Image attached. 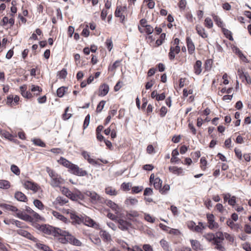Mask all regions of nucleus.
<instances>
[{
	"mask_svg": "<svg viewBox=\"0 0 251 251\" xmlns=\"http://www.w3.org/2000/svg\"><path fill=\"white\" fill-rule=\"evenodd\" d=\"M128 11L126 5H117L114 12V15L116 17L119 18L120 23L124 24L125 20L127 16Z\"/></svg>",
	"mask_w": 251,
	"mask_h": 251,
	"instance_id": "5",
	"label": "nucleus"
},
{
	"mask_svg": "<svg viewBox=\"0 0 251 251\" xmlns=\"http://www.w3.org/2000/svg\"><path fill=\"white\" fill-rule=\"evenodd\" d=\"M206 226L202 222H199L198 225L195 226L193 231L197 233H202L203 230L205 229Z\"/></svg>",
	"mask_w": 251,
	"mask_h": 251,
	"instance_id": "34",
	"label": "nucleus"
},
{
	"mask_svg": "<svg viewBox=\"0 0 251 251\" xmlns=\"http://www.w3.org/2000/svg\"><path fill=\"white\" fill-rule=\"evenodd\" d=\"M51 213H52V214L53 215V216L55 217L56 219H57L64 223L67 222V219L65 216H64L63 215H62L60 213H59L57 211H54V210H52Z\"/></svg>",
	"mask_w": 251,
	"mask_h": 251,
	"instance_id": "33",
	"label": "nucleus"
},
{
	"mask_svg": "<svg viewBox=\"0 0 251 251\" xmlns=\"http://www.w3.org/2000/svg\"><path fill=\"white\" fill-rule=\"evenodd\" d=\"M204 25L205 27H207L208 28H211L213 27V22L211 18L209 17H207L205 18L204 20Z\"/></svg>",
	"mask_w": 251,
	"mask_h": 251,
	"instance_id": "55",
	"label": "nucleus"
},
{
	"mask_svg": "<svg viewBox=\"0 0 251 251\" xmlns=\"http://www.w3.org/2000/svg\"><path fill=\"white\" fill-rule=\"evenodd\" d=\"M68 202V198H66L64 197L58 196L56 198V199L54 202V203L56 205L63 206Z\"/></svg>",
	"mask_w": 251,
	"mask_h": 251,
	"instance_id": "28",
	"label": "nucleus"
},
{
	"mask_svg": "<svg viewBox=\"0 0 251 251\" xmlns=\"http://www.w3.org/2000/svg\"><path fill=\"white\" fill-rule=\"evenodd\" d=\"M85 194L90 198L91 202L93 204H100L105 202L104 199L94 191H87Z\"/></svg>",
	"mask_w": 251,
	"mask_h": 251,
	"instance_id": "7",
	"label": "nucleus"
},
{
	"mask_svg": "<svg viewBox=\"0 0 251 251\" xmlns=\"http://www.w3.org/2000/svg\"><path fill=\"white\" fill-rule=\"evenodd\" d=\"M33 203L38 209L40 210H43L44 209L45 206L41 201L39 200H35L34 201Z\"/></svg>",
	"mask_w": 251,
	"mask_h": 251,
	"instance_id": "54",
	"label": "nucleus"
},
{
	"mask_svg": "<svg viewBox=\"0 0 251 251\" xmlns=\"http://www.w3.org/2000/svg\"><path fill=\"white\" fill-rule=\"evenodd\" d=\"M59 236H63V238H61V242L63 243H69L72 245L80 246L81 245V242L74 236L70 234L68 232L61 230Z\"/></svg>",
	"mask_w": 251,
	"mask_h": 251,
	"instance_id": "3",
	"label": "nucleus"
},
{
	"mask_svg": "<svg viewBox=\"0 0 251 251\" xmlns=\"http://www.w3.org/2000/svg\"><path fill=\"white\" fill-rule=\"evenodd\" d=\"M196 30L197 33L202 38H206L208 37V34L206 32L205 29L201 25H197L196 26Z\"/></svg>",
	"mask_w": 251,
	"mask_h": 251,
	"instance_id": "25",
	"label": "nucleus"
},
{
	"mask_svg": "<svg viewBox=\"0 0 251 251\" xmlns=\"http://www.w3.org/2000/svg\"><path fill=\"white\" fill-rule=\"evenodd\" d=\"M207 161L204 157H202L200 160V168L202 171H205L207 168Z\"/></svg>",
	"mask_w": 251,
	"mask_h": 251,
	"instance_id": "46",
	"label": "nucleus"
},
{
	"mask_svg": "<svg viewBox=\"0 0 251 251\" xmlns=\"http://www.w3.org/2000/svg\"><path fill=\"white\" fill-rule=\"evenodd\" d=\"M67 72L66 69L63 68L57 73V76L60 79H64L66 77Z\"/></svg>",
	"mask_w": 251,
	"mask_h": 251,
	"instance_id": "50",
	"label": "nucleus"
},
{
	"mask_svg": "<svg viewBox=\"0 0 251 251\" xmlns=\"http://www.w3.org/2000/svg\"><path fill=\"white\" fill-rule=\"evenodd\" d=\"M138 200L134 198L128 197L125 201V203L126 205H134L137 204Z\"/></svg>",
	"mask_w": 251,
	"mask_h": 251,
	"instance_id": "39",
	"label": "nucleus"
},
{
	"mask_svg": "<svg viewBox=\"0 0 251 251\" xmlns=\"http://www.w3.org/2000/svg\"><path fill=\"white\" fill-rule=\"evenodd\" d=\"M85 195L79 191H76L73 193L71 200L73 201H84L85 199Z\"/></svg>",
	"mask_w": 251,
	"mask_h": 251,
	"instance_id": "23",
	"label": "nucleus"
},
{
	"mask_svg": "<svg viewBox=\"0 0 251 251\" xmlns=\"http://www.w3.org/2000/svg\"><path fill=\"white\" fill-rule=\"evenodd\" d=\"M15 24V19L14 17H11L9 19L7 17L4 16L0 22V25L2 26H4L7 24L10 25V28L13 27Z\"/></svg>",
	"mask_w": 251,
	"mask_h": 251,
	"instance_id": "18",
	"label": "nucleus"
},
{
	"mask_svg": "<svg viewBox=\"0 0 251 251\" xmlns=\"http://www.w3.org/2000/svg\"><path fill=\"white\" fill-rule=\"evenodd\" d=\"M169 170L172 173L177 175V176L183 175V170L181 167H177V166H170L169 167Z\"/></svg>",
	"mask_w": 251,
	"mask_h": 251,
	"instance_id": "26",
	"label": "nucleus"
},
{
	"mask_svg": "<svg viewBox=\"0 0 251 251\" xmlns=\"http://www.w3.org/2000/svg\"><path fill=\"white\" fill-rule=\"evenodd\" d=\"M166 39V33H163L160 35L159 38L156 40L155 43V47H158L161 46Z\"/></svg>",
	"mask_w": 251,
	"mask_h": 251,
	"instance_id": "36",
	"label": "nucleus"
},
{
	"mask_svg": "<svg viewBox=\"0 0 251 251\" xmlns=\"http://www.w3.org/2000/svg\"><path fill=\"white\" fill-rule=\"evenodd\" d=\"M121 61L122 60H116L111 67L108 68V70L109 71H114L120 66Z\"/></svg>",
	"mask_w": 251,
	"mask_h": 251,
	"instance_id": "59",
	"label": "nucleus"
},
{
	"mask_svg": "<svg viewBox=\"0 0 251 251\" xmlns=\"http://www.w3.org/2000/svg\"><path fill=\"white\" fill-rule=\"evenodd\" d=\"M107 205L112 209V210L115 212L116 213H118L120 211V207L119 206L115 203L114 202L111 200L107 201Z\"/></svg>",
	"mask_w": 251,
	"mask_h": 251,
	"instance_id": "31",
	"label": "nucleus"
},
{
	"mask_svg": "<svg viewBox=\"0 0 251 251\" xmlns=\"http://www.w3.org/2000/svg\"><path fill=\"white\" fill-rule=\"evenodd\" d=\"M138 212L136 211H129L127 212L126 215V219L129 220H133V218L138 217Z\"/></svg>",
	"mask_w": 251,
	"mask_h": 251,
	"instance_id": "35",
	"label": "nucleus"
},
{
	"mask_svg": "<svg viewBox=\"0 0 251 251\" xmlns=\"http://www.w3.org/2000/svg\"><path fill=\"white\" fill-rule=\"evenodd\" d=\"M186 44L187 47L188 52L190 55L195 54V46L194 42L189 36L186 38Z\"/></svg>",
	"mask_w": 251,
	"mask_h": 251,
	"instance_id": "14",
	"label": "nucleus"
},
{
	"mask_svg": "<svg viewBox=\"0 0 251 251\" xmlns=\"http://www.w3.org/2000/svg\"><path fill=\"white\" fill-rule=\"evenodd\" d=\"M187 2L186 0H180L178 3V6L180 11H184L185 9Z\"/></svg>",
	"mask_w": 251,
	"mask_h": 251,
	"instance_id": "60",
	"label": "nucleus"
},
{
	"mask_svg": "<svg viewBox=\"0 0 251 251\" xmlns=\"http://www.w3.org/2000/svg\"><path fill=\"white\" fill-rule=\"evenodd\" d=\"M35 243V247L38 250H42L43 251H53L52 250L50 247L45 244L38 242V241Z\"/></svg>",
	"mask_w": 251,
	"mask_h": 251,
	"instance_id": "30",
	"label": "nucleus"
},
{
	"mask_svg": "<svg viewBox=\"0 0 251 251\" xmlns=\"http://www.w3.org/2000/svg\"><path fill=\"white\" fill-rule=\"evenodd\" d=\"M215 240H218V241L223 242L225 239V233H223L221 231L217 232L215 234Z\"/></svg>",
	"mask_w": 251,
	"mask_h": 251,
	"instance_id": "47",
	"label": "nucleus"
},
{
	"mask_svg": "<svg viewBox=\"0 0 251 251\" xmlns=\"http://www.w3.org/2000/svg\"><path fill=\"white\" fill-rule=\"evenodd\" d=\"M176 59L181 65L185 63L187 61L186 55L181 56V55H178L176 57Z\"/></svg>",
	"mask_w": 251,
	"mask_h": 251,
	"instance_id": "64",
	"label": "nucleus"
},
{
	"mask_svg": "<svg viewBox=\"0 0 251 251\" xmlns=\"http://www.w3.org/2000/svg\"><path fill=\"white\" fill-rule=\"evenodd\" d=\"M160 244L162 248L165 250V251H169V245L168 244V242L164 240V239H161L160 241Z\"/></svg>",
	"mask_w": 251,
	"mask_h": 251,
	"instance_id": "53",
	"label": "nucleus"
},
{
	"mask_svg": "<svg viewBox=\"0 0 251 251\" xmlns=\"http://www.w3.org/2000/svg\"><path fill=\"white\" fill-rule=\"evenodd\" d=\"M10 182L5 180H0V188L2 189H8L10 187Z\"/></svg>",
	"mask_w": 251,
	"mask_h": 251,
	"instance_id": "52",
	"label": "nucleus"
},
{
	"mask_svg": "<svg viewBox=\"0 0 251 251\" xmlns=\"http://www.w3.org/2000/svg\"><path fill=\"white\" fill-rule=\"evenodd\" d=\"M86 225L89 226L94 227L97 226L96 223L91 219L87 218L85 219Z\"/></svg>",
	"mask_w": 251,
	"mask_h": 251,
	"instance_id": "62",
	"label": "nucleus"
},
{
	"mask_svg": "<svg viewBox=\"0 0 251 251\" xmlns=\"http://www.w3.org/2000/svg\"><path fill=\"white\" fill-rule=\"evenodd\" d=\"M215 245V249L218 250L219 251H225L226 249L225 247L223 245V242L218 241V240H215V242L213 243Z\"/></svg>",
	"mask_w": 251,
	"mask_h": 251,
	"instance_id": "38",
	"label": "nucleus"
},
{
	"mask_svg": "<svg viewBox=\"0 0 251 251\" xmlns=\"http://www.w3.org/2000/svg\"><path fill=\"white\" fill-rule=\"evenodd\" d=\"M234 52L243 61H245L247 60L246 56L243 54L242 51L238 48H235L234 49Z\"/></svg>",
	"mask_w": 251,
	"mask_h": 251,
	"instance_id": "44",
	"label": "nucleus"
},
{
	"mask_svg": "<svg viewBox=\"0 0 251 251\" xmlns=\"http://www.w3.org/2000/svg\"><path fill=\"white\" fill-rule=\"evenodd\" d=\"M39 229L44 233L47 235H51L54 236H59L61 232V229L58 228H55L49 225H42L40 226Z\"/></svg>",
	"mask_w": 251,
	"mask_h": 251,
	"instance_id": "6",
	"label": "nucleus"
},
{
	"mask_svg": "<svg viewBox=\"0 0 251 251\" xmlns=\"http://www.w3.org/2000/svg\"><path fill=\"white\" fill-rule=\"evenodd\" d=\"M11 171L15 175L19 176L20 174V170L19 167L15 165H12L11 166Z\"/></svg>",
	"mask_w": 251,
	"mask_h": 251,
	"instance_id": "61",
	"label": "nucleus"
},
{
	"mask_svg": "<svg viewBox=\"0 0 251 251\" xmlns=\"http://www.w3.org/2000/svg\"><path fill=\"white\" fill-rule=\"evenodd\" d=\"M213 60L212 59H206L204 64L205 71L209 72L211 70L213 65Z\"/></svg>",
	"mask_w": 251,
	"mask_h": 251,
	"instance_id": "37",
	"label": "nucleus"
},
{
	"mask_svg": "<svg viewBox=\"0 0 251 251\" xmlns=\"http://www.w3.org/2000/svg\"><path fill=\"white\" fill-rule=\"evenodd\" d=\"M170 190V185L168 184H165L163 187H161L159 191L162 194H165Z\"/></svg>",
	"mask_w": 251,
	"mask_h": 251,
	"instance_id": "63",
	"label": "nucleus"
},
{
	"mask_svg": "<svg viewBox=\"0 0 251 251\" xmlns=\"http://www.w3.org/2000/svg\"><path fill=\"white\" fill-rule=\"evenodd\" d=\"M20 90L22 96L29 100L38 97L43 91L41 87L34 84L30 86L28 90H27V86L25 84L20 86Z\"/></svg>",
	"mask_w": 251,
	"mask_h": 251,
	"instance_id": "1",
	"label": "nucleus"
},
{
	"mask_svg": "<svg viewBox=\"0 0 251 251\" xmlns=\"http://www.w3.org/2000/svg\"><path fill=\"white\" fill-rule=\"evenodd\" d=\"M70 219L73 224H80L82 222L81 218L74 211L70 213Z\"/></svg>",
	"mask_w": 251,
	"mask_h": 251,
	"instance_id": "29",
	"label": "nucleus"
},
{
	"mask_svg": "<svg viewBox=\"0 0 251 251\" xmlns=\"http://www.w3.org/2000/svg\"><path fill=\"white\" fill-rule=\"evenodd\" d=\"M14 197L18 201L27 202L28 201L27 197L23 193L20 191L15 192Z\"/></svg>",
	"mask_w": 251,
	"mask_h": 251,
	"instance_id": "27",
	"label": "nucleus"
},
{
	"mask_svg": "<svg viewBox=\"0 0 251 251\" xmlns=\"http://www.w3.org/2000/svg\"><path fill=\"white\" fill-rule=\"evenodd\" d=\"M103 129V126L102 125H99L96 128V134L97 139L100 142L103 141L107 148L111 150L112 148V143L110 141L104 139L103 136L101 134V132Z\"/></svg>",
	"mask_w": 251,
	"mask_h": 251,
	"instance_id": "8",
	"label": "nucleus"
},
{
	"mask_svg": "<svg viewBox=\"0 0 251 251\" xmlns=\"http://www.w3.org/2000/svg\"><path fill=\"white\" fill-rule=\"evenodd\" d=\"M109 91V86L108 84L103 83H101L99 86L98 90V95L101 97L106 96Z\"/></svg>",
	"mask_w": 251,
	"mask_h": 251,
	"instance_id": "15",
	"label": "nucleus"
},
{
	"mask_svg": "<svg viewBox=\"0 0 251 251\" xmlns=\"http://www.w3.org/2000/svg\"><path fill=\"white\" fill-rule=\"evenodd\" d=\"M226 224L232 229L237 230L239 228L238 225L235 224L233 221L230 219H228L226 221Z\"/></svg>",
	"mask_w": 251,
	"mask_h": 251,
	"instance_id": "49",
	"label": "nucleus"
},
{
	"mask_svg": "<svg viewBox=\"0 0 251 251\" xmlns=\"http://www.w3.org/2000/svg\"><path fill=\"white\" fill-rule=\"evenodd\" d=\"M81 155L84 157V158L87 160L88 162L92 165H100V163L102 162L103 163L106 164L107 163V161L106 160H103L101 159H97V160H95L92 158H91L90 154L86 151H83L81 152Z\"/></svg>",
	"mask_w": 251,
	"mask_h": 251,
	"instance_id": "9",
	"label": "nucleus"
},
{
	"mask_svg": "<svg viewBox=\"0 0 251 251\" xmlns=\"http://www.w3.org/2000/svg\"><path fill=\"white\" fill-rule=\"evenodd\" d=\"M62 193L65 195L68 198L71 200L73 193L68 188L63 187L61 189Z\"/></svg>",
	"mask_w": 251,
	"mask_h": 251,
	"instance_id": "40",
	"label": "nucleus"
},
{
	"mask_svg": "<svg viewBox=\"0 0 251 251\" xmlns=\"http://www.w3.org/2000/svg\"><path fill=\"white\" fill-rule=\"evenodd\" d=\"M222 30L223 33L225 35L226 38H228L230 41H232L233 40V38L232 36V33L230 31H229L227 29H226L224 27H223L222 29Z\"/></svg>",
	"mask_w": 251,
	"mask_h": 251,
	"instance_id": "48",
	"label": "nucleus"
},
{
	"mask_svg": "<svg viewBox=\"0 0 251 251\" xmlns=\"http://www.w3.org/2000/svg\"><path fill=\"white\" fill-rule=\"evenodd\" d=\"M16 232L19 235L22 236L29 240H30L34 242H37L38 240L34 237L30 233L24 229H19L17 230Z\"/></svg>",
	"mask_w": 251,
	"mask_h": 251,
	"instance_id": "12",
	"label": "nucleus"
},
{
	"mask_svg": "<svg viewBox=\"0 0 251 251\" xmlns=\"http://www.w3.org/2000/svg\"><path fill=\"white\" fill-rule=\"evenodd\" d=\"M213 19L214 22L216 23V25L222 28V29L224 26V24L221 19L217 16H215L213 17Z\"/></svg>",
	"mask_w": 251,
	"mask_h": 251,
	"instance_id": "51",
	"label": "nucleus"
},
{
	"mask_svg": "<svg viewBox=\"0 0 251 251\" xmlns=\"http://www.w3.org/2000/svg\"><path fill=\"white\" fill-rule=\"evenodd\" d=\"M180 47L179 46H171L169 52L168 53V57L170 61H173L176 58V54L179 53Z\"/></svg>",
	"mask_w": 251,
	"mask_h": 251,
	"instance_id": "11",
	"label": "nucleus"
},
{
	"mask_svg": "<svg viewBox=\"0 0 251 251\" xmlns=\"http://www.w3.org/2000/svg\"><path fill=\"white\" fill-rule=\"evenodd\" d=\"M131 224L126 220L123 219H119L118 221V227L122 230H126Z\"/></svg>",
	"mask_w": 251,
	"mask_h": 251,
	"instance_id": "21",
	"label": "nucleus"
},
{
	"mask_svg": "<svg viewBox=\"0 0 251 251\" xmlns=\"http://www.w3.org/2000/svg\"><path fill=\"white\" fill-rule=\"evenodd\" d=\"M1 206L7 211H10L15 213V214H14V215L16 216L17 213H18L19 211H20V210H19L17 208V207L12 205L6 204V203L1 204Z\"/></svg>",
	"mask_w": 251,
	"mask_h": 251,
	"instance_id": "24",
	"label": "nucleus"
},
{
	"mask_svg": "<svg viewBox=\"0 0 251 251\" xmlns=\"http://www.w3.org/2000/svg\"><path fill=\"white\" fill-rule=\"evenodd\" d=\"M57 162L59 164L68 168L69 172L72 170V168L74 165V164L72 163L71 162L63 157H61L60 159L57 160Z\"/></svg>",
	"mask_w": 251,
	"mask_h": 251,
	"instance_id": "16",
	"label": "nucleus"
},
{
	"mask_svg": "<svg viewBox=\"0 0 251 251\" xmlns=\"http://www.w3.org/2000/svg\"><path fill=\"white\" fill-rule=\"evenodd\" d=\"M24 185L26 189L31 190L35 192H37L40 188L36 183L28 180L24 182Z\"/></svg>",
	"mask_w": 251,
	"mask_h": 251,
	"instance_id": "17",
	"label": "nucleus"
},
{
	"mask_svg": "<svg viewBox=\"0 0 251 251\" xmlns=\"http://www.w3.org/2000/svg\"><path fill=\"white\" fill-rule=\"evenodd\" d=\"M162 181L158 177L155 178V180L153 182L154 188L156 190H159L162 186Z\"/></svg>",
	"mask_w": 251,
	"mask_h": 251,
	"instance_id": "42",
	"label": "nucleus"
},
{
	"mask_svg": "<svg viewBox=\"0 0 251 251\" xmlns=\"http://www.w3.org/2000/svg\"><path fill=\"white\" fill-rule=\"evenodd\" d=\"M138 29L142 34H152L154 31V28L148 24L146 19H142L139 21L138 25Z\"/></svg>",
	"mask_w": 251,
	"mask_h": 251,
	"instance_id": "4",
	"label": "nucleus"
},
{
	"mask_svg": "<svg viewBox=\"0 0 251 251\" xmlns=\"http://www.w3.org/2000/svg\"><path fill=\"white\" fill-rule=\"evenodd\" d=\"M105 192L107 195L110 196H116L118 193V191L112 186H107L105 188Z\"/></svg>",
	"mask_w": 251,
	"mask_h": 251,
	"instance_id": "32",
	"label": "nucleus"
},
{
	"mask_svg": "<svg viewBox=\"0 0 251 251\" xmlns=\"http://www.w3.org/2000/svg\"><path fill=\"white\" fill-rule=\"evenodd\" d=\"M203 237L209 242H213V243L215 242V234L212 233H208L205 234Z\"/></svg>",
	"mask_w": 251,
	"mask_h": 251,
	"instance_id": "43",
	"label": "nucleus"
},
{
	"mask_svg": "<svg viewBox=\"0 0 251 251\" xmlns=\"http://www.w3.org/2000/svg\"><path fill=\"white\" fill-rule=\"evenodd\" d=\"M234 151L235 156L237 158L238 160L239 161L243 160L242 153L240 149H237L236 148L234 149Z\"/></svg>",
	"mask_w": 251,
	"mask_h": 251,
	"instance_id": "56",
	"label": "nucleus"
},
{
	"mask_svg": "<svg viewBox=\"0 0 251 251\" xmlns=\"http://www.w3.org/2000/svg\"><path fill=\"white\" fill-rule=\"evenodd\" d=\"M46 171L50 177V184L52 187H58L64 183V179L54 170L50 169L49 167H47Z\"/></svg>",
	"mask_w": 251,
	"mask_h": 251,
	"instance_id": "2",
	"label": "nucleus"
},
{
	"mask_svg": "<svg viewBox=\"0 0 251 251\" xmlns=\"http://www.w3.org/2000/svg\"><path fill=\"white\" fill-rule=\"evenodd\" d=\"M190 242L193 250L195 251H201L203 250L202 245L198 240L191 239Z\"/></svg>",
	"mask_w": 251,
	"mask_h": 251,
	"instance_id": "22",
	"label": "nucleus"
},
{
	"mask_svg": "<svg viewBox=\"0 0 251 251\" xmlns=\"http://www.w3.org/2000/svg\"><path fill=\"white\" fill-rule=\"evenodd\" d=\"M70 173L74 175L80 176H86L88 174L86 171L83 170L82 168H80L75 164H74Z\"/></svg>",
	"mask_w": 251,
	"mask_h": 251,
	"instance_id": "13",
	"label": "nucleus"
},
{
	"mask_svg": "<svg viewBox=\"0 0 251 251\" xmlns=\"http://www.w3.org/2000/svg\"><path fill=\"white\" fill-rule=\"evenodd\" d=\"M68 89V87L62 86L57 90V96L59 98H62L64 95L65 92Z\"/></svg>",
	"mask_w": 251,
	"mask_h": 251,
	"instance_id": "41",
	"label": "nucleus"
},
{
	"mask_svg": "<svg viewBox=\"0 0 251 251\" xmlns=\"http://www.w3.org/2000/svg\"><path fill=\"white\" fill-rule=\"evenodd\" d=\"M202 62L201 60H197L193 65V71L195 75H199L202 72Z\"/></svg>",
	"mask_w": 251,
	"mask_h": 251,
	"instance_id": "19",
	"label": "nucleus"
},
{
	"mask_svg": "<svg viewBox=\"0 0 251 251\" xmlns=\"http://www.w3.org/2000/svg\"><path fill=\"white\" fill-rule=\"evenodd\" d=\"M105 46L109 51H111V50L113 48V42L111 38H108L106 40L105 42Z\"/></svg>",
	"mask_w": 251,
	"mask_h": 251,
	"instance_id": "57",
	"label": "nucleus"
},
{
	"mask_svg": "<svg viewBox=\"0 0 251 251\" xmlns=\"http://www.w3.org/2000/svg\"><path fill=\"white\" fill-rule=\"evenodd\" d=\"M16 217L27 222H33L32 217L21 210L17 213Z\"/></svg>",
	"mask_w": 251,
	"mask_h": 251,
	"instance_id": "20",
	"label": "nucleus"
},
{
	"mask_svg": "<svg viewBox=\"0 0 251 251\" xmlns=\"http://www.w3.org/2000/svg\"><path fill=\"white\" fill-rule=\"evenodd\" d=\"M31 212V217H32L33 222L34 221H44V218L39 215L37 213L35 212L34 211H32Z\"/></svg>",
	"mask_w": 251,
	"mask_h": 251,
	"instance_id": "45",
	"label": "nucleus"
},
{
	"mask_svg": "<svg viewBox=\"0 0 251 251\" xmlns=\"http://www.w3.org/2000/svg\"><path fill=\"white\" fill-rule=\"evenodd\" d=\"M106 103L105 100H101L98 104L96 108V112L97 113H100L103 109L104 105Z\"/></svg>",
	"mask_w": 251,
	"mask_h": 251,
	"instance_id": "58",
	"label": "nucleus"
},
{
	"mask_svg": "<svg viewBox=\"0 0 251 251\" xmlns=\"http://www.w3.org/2000/svg\"><path fill=\"white\" fill-rule=\"evenodd\" d=\"M207 221V227L211 230L217 229L219 227V224L215 220V216L213 214H206Z\"/></svg>",
	"mask_w": 251,
	"mask_h": 251,
	"instance_id": "10",
	"label": "nucleus"
}]
</instances>
